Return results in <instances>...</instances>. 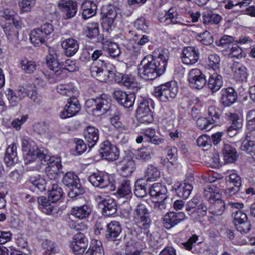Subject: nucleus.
Masks as SVG:
<instances>
[{"label":"nucleus","instance_id":"30","mask_svg":"<svg viewBox=\"0 0 255 255\" xmlns=\"http://www.w3.org/2000/svg\"><path fill=\"white\" fill-rule=\"evenodd\" d=\"M114 80L116 82L122 83L128 88H133L136 87L137 83L135 82L134 78L130 75H123L121 73L116 74L113 78L109 79L108 80L112 81Z\"/></svg>","mask_w":255,"mask_h":255},{"label":"nucleus","instance_id":"36","mask_svg":"<svg viewBox=\"0 0 255 255\" xmlns=\"http://www.w3.org/2000/svg\"><path fill=\"white\" fill-rule=\"evenodd\" d=\"M91 212V209L90 207L84 205L80 207H73L71 214L79 219H82L88 217Z\"/></svg>","mask_w":255,"mask_h":255},{"label":"nucleus","instance_id":"63","mask_svg":"<svg viewBox=\"0 0 255 255\" xmlns=\"http://www.w3.org/2000/svg\"><path fill=\"white\" fill-rule=\"evenodd\" d=\"M59 168L57 167L46 166L45 171L47 176L51 180H56L57 178L58 174L60 172Z\"/></svg>","mask_w":255,"mask_h":255},{"label":"nucleus","instance_id":"10","mask_svg":"<svg viewBox=\"0 0 255 255\" xmlns=\"http://www.w3.org/2000/svg\"><path fill=\"white\" fill-rule=\"evenodd\" d=\"M89 181L94 186L101 188H108L113 190L115 188L114 183L110 180L108 175L102 173H94L89 177Z\"/></svg>","mask_w":255,"mask_h":255},{"label":"nucleus","instance_id":"49","mask_svg":"<svg viewBox=\"0 0 255 255\" xmlns=\"http://www.w3.org/2000/svg\"><path fill=\"white\" fill-rule=\"evenodd\" d=\"M146 181H155L160 177V172L152 165H149L145 172Z\"/></svg>","mask_w":255,"mask_h":255},{"label":"nucleus","instance_id":"47","mask_svg":"<svg viewBox=\"0 0 255 255\" xmlns=\"http://www.w3.org/2000/svg\"><path fill=\"white\" fill-rule=\"evenodd\" d=\"M46 156L48 157L44 159H39L42 165L47 164V166L57 167L60 169L62 167L61 160L60 157H50L46 153Z\"/></svg>","mask_w":255,"mask_h":255},{"label":"nucleus","instance_id":"58","mask_svg":"<svg viewBox=\"0 0 255 255\" xmlns=\"http://www.w3.org/2000/svg\"><path fill=\"white\" fill-rule=\"evenodd\" d=\"M35 3V0H21L19 2V6L22 12H28L31 11Z\"/></svg>","mask_w":255,"mask_h":255},{"label":"nucleus","instance_id":"6","mask_svg":"<svg viewBox=\"0 0 255 255\" xmlns=\"http://www.w3.org/2000/svg\"><path fill=\"white\" fill-rule=\"evenodd\" d=\"M85 105L91 108L90 111L95 116H100L106 113L110 107V100L106 94H102L96 98L86 101Z\"/></svg>","mask_w":255,"mask_h":255},{"label":"nucleus","instance_id":"62","mask_svg":"<svg viewBox=\"0 0 255 255\" xmlns=\"http://www.w3.org/2000/svg\"><path fill=\"white\" fill-rule=\"evenodd\" d=\"M175 9L174 8H171L167 12H166L164 14H160L158 16V19L161 22H167L168 20H171L175 16L177 15L175 13Z\"/></svg>","mask_w":255,"mask_h":255},{"label":"nucleus","instance_id":"40","mask_svg":"<svg viewBox=\"0 0 255 255\" xmlns=\"http://www.w3.org/2000/svg\"><path fill=\"white\" fill-rule=\"evenodd\" d=\"M20 64L22 70L26 74H32L36 69L35 62L29 60L25 57L21 59L20 61Z\"/></svg>","mask_w":255,"mask_h":255},{"label":"nucleus","instance_id":"35","mask_svg":"<svg viewBox=\"0 0 255 255\" xmlns=\"http://www.w3.org/2000/svg\"><path fill=\"white\" fill-rule=\"evenodd\" d=\"M153 153L152 147L147 146L138 149L135 155L137 160L141 162H146L151 159Z\"/></svg>","mask_w":255,"mask_h":255},{"label":"nucleus","instance_id":"43","mask_svg":"<svg viewBox=\"0 0 255 255\" xmlns=\"http://www.w3.org/2000/svg\"><path fill=\"white\" fill-rule=\"evenodd\" d=\"M83 255H104L101 243L96 240L93 241L89 250Z\"/></svg>","mask_w":255,"mask_h":255},{"label":"nucleus","instance_id":"38","mask_svg":"<svg viewBox=\"0 0 255 255\" xmlns=\"http://www.w3.org/2000/svg\"><path fill=\"white\" fill-rule=\"evenodd\" d=\"M139 244L134 241L128 242L125 248L126 255H142V250L139 247Z\"/></svg>","mask_w":255,"mask_h":255},{"label":"nucleus","instance_id":"29","mask_svg":"<svg viewBox=\"0 0 255 255\" xmlns=\"http://www.w3.org/2000/svg\"><path fill=\"white\" fill-rule=\"evenodd\" d=\"M84 138L89 148L93 147L99 139V130L93 127H88L84 132Z\"/></svg>","mask_w":255,"mask_h":255},{"label":"nucleus","instance_id":"23","mask_svg":"<svg viewBox=\"0 0 255 255\" xmlns=\"http://www.w3.org/2000/svg\"><path fill=\"white\" fill-rule=\"evenodd\" d=\"M65 54L68 57L74 55L79 50V42L72 38L65 39L61 43Z\"/></svg>","mask_w":255,"mask_h":255},{"label":"nucleus","instance_id":"28","mask_svg":"<svg viewBox=\"0 0 255 255\" xmlns=\"http://www.w3.org/2000/svg\"><path fill=\"white\" fill-rule=\"evenodd\" d=\"M221 102L226 107L233 104L237 98L234 89L231 87L223 89L221 91Z\"/></svg>","mask_w":255,"mask_h":255},{"label":"nucleus","instance_id":"8","mask_svg":"<svg viewBox=\"0 0 255 255\" xmlns=\"http://www.w3.org/2000/svg\"><path fill=\"white\" fill-rule=\"evenodd\" d=\"M62 182L66 186L70 188L68 193L70 197L73 198L84 193V188L80 183L79 179L74 172L66 173L63 178Z\"/></svg>","mask_w":255,"mask_h":255},{"label":"nucleus","instance_id":"55","mask_svg":"<svg viewBox=\"0 0 255 255\" xmlns=\"http://www.w3.org/2000/svg\"><path fill=\"white\" fill-rule=\"evenodd\" d=\"M131 192V187L130 181L128 180H124L121 183L120 188L118 190V194L123 197L128 195Z\"/></svg>","mask_w":255,"mask_h":255},{"label":"nucleus","instance_id":"20","mask_svg":"<svg viewBox=\"0 0 255 255\" xmlns=\"http://www.w3.org/2000/svg\"><path fill=\"white\" fill-rule=\"evenodd\" d=\"M226 117L231 124L227 129L228 135L232 137L236 135L238 131L242 127V120L240 119L238 114L228 113L226 114Z\"/></svg>","mask_w":255,"mask_h":255},{"label":"nucleus","instance_id":"33","mask_svg":"<svg viewBox=\"0 0 255 255\" xmlns=\"http://www.w3.org/2000/svg\"><path fill=\"white\" fill-rule=\"evenodd\" d=\"M219 198L218 196L210 202L211 205L209 208L210 212L215 216L222 215L225 209V202Z\"/></svg>","mask_w":255,"mask_h":255},{"label":"nucleus","instance_id":"26","mask_svg":"<svg viewBox=\"0 0 255 255\" xmlns=\"http://www.w3.org/2000/svg\"><path fill=\"white\" fill-rule=\"evenodd\" d=\"M82 15L84 19L94 16L97 11V5L93 0H85L81 4Z\"/></svg>","mask_w":255,"mask_h":255},{"label":"nucleus","instance_id":"9","mask_svg":"<svg viewBox=\"0 0 255 255\" xmlns=\"http://www.w3.org/2000/svg\"><path fill=\"white\" fill-rule=\"evenodd\" d=\"M233 222L238 231L241 234L248 233L251 229V224L248 220L247 215L241 210L233 213Z\"/></svg>","mask_w":255,"mask_h":255},{"label":"nucleus","instance_id":"12","mask_svg":"<svg viewBox=\"0 0 255 255\" xmlns=\"http://www.w3.org/2000/svg\"><path fill=\"white\" fill-rule=\"evenodd\" d=\"M188 80L190 86L196 89H201L207 83L205 76L201 70L197 68L190 70Z\"/></svg>","mask_w":255,"mask_h":255},{"label":"nucleus","instance_id":"32","mask_svg":"<svg viewBox=\"0 0 255 255\" xmlns=\"http://www.w3.org/2000/svg\"><path fill=\"white\" fill-rule=\"evenodd\" d=\"M223 85L222 77L217 72L211 74L208 81L209 88L212 92L218 91Z\"/></svg>","mask_w":255,"mask_h":255},{"label":"nucleus","instance_id":"5","mask_svg":"<svg viewBox=\"0 0 255 255\" xmlns=\"http://www.w3.org/2000/svg\"><path fill=\"white\" fill-rule=\"evenodd\" d=\"M132 219L138 227L143 229L148 234L151 221L149 210L144 204L140 203L135 206L132 212Z\"/></svg>","mask_w":255,"mask_h":255},{"label":"nucleus","instance_id":"22","mask_svg":"<svg viewBox=\"0 0 255 255\" xmlns=\"http://www.w3.org/2000/svg\"><path fill=\"white\" fill-rule=\"evenodd\" d=\"M149 193L154 201L167 200V190L160 183L153 184L149 190Z\"/></svg>","mask_w":255,"mask_h":255},{"label":"nucleus","instance_id":"16","mask_svg":"<svg viewBox=\"0 0 255 255\" xmlns=\"http://www.w3.org/2000/svg\"><path fill=\"white\" fill-rule=\"evenodd\" d=\"M58 6L64 13L66 19L74 17L77 12V3L73 0H60Z\"/></svg>","mask_w":255,"mask_h":255},{"label":"nucleus","instance_id":"39","mask_svg":"<svg viewBox=\"0 0 255 255\" xmlns=\"http://www.w3.org/2000/svg\"><path fill=\"white\" fill-rule=\"evenodd\" d=\"M193 189V186L191 184L186 182L181 183L177 189L176 192L178 197L183 199H187L190 195Z\"/></svg>","mask_w":255,"mask_h":255},{"label":"nucleus","instance_id":"7","mask_svg":"<svg viewBox=\"0 0 255 255\" xmlns=\"http://www.w3.org/2000/svg\"><path fill=\"white\" fill-rule=\"evenodd\" d=\"M178 92V87L175 82H167L154 89L153 94L160 101L166 102L172 100Z\"/></svg>","mask_w":255,"mask_h":255},{"label":"nucleus","instance_id":"44","mask_svg":"<svg viewBox=\"0 0 255 255\" xmlns=\"http://www.w3.org/2000/svg\"><path fill=\"white\" fill-rule=\"evenodd\" d=\"M241 148L242 150L248 152L255 159V142L249 139L248 137H246L242 141Z\"/></svg>","mask_w":255,"mask_h":255},{"label":"nucleus","instance_id":"57","mask_svg":"<svg viewBox=\"0 0 255 255\" xmlns=\"http://www.w3.org/2000/svg\"><path fill=\"white\" fill-rule=\"evenodd\" d=\"M197 126L201 130H210L213 126H212L213 123L205 118H199L196 122Z\"/></svg>","mask_w":255,"mask_h":255},{"label":"nucleus","instance_id":"31","mask_svg":"<svg viewBox=\"0 0 255 255\" xmlns=\"http://www.w3.org/2000/svg\"><path fill=\"white\" fill-rule=\"evenodd\" d=\"M4 160L7 166L12 165L16 162L17 146L15 143H11L7 147Z\"/></svg>","mask_w":255,"mask_h":255},{"label":"nucleus","instance_id":"48","mask_svg":"<svg viewBox=\"0 0 255 255\" xmlns=\"http://www.w3.org/2000/svg\"><path fill=\"white\" fill-rule=\"evenodd\" d=\"M234 76L238 81L246 80L248 76L247 68L243 65H236L234 71Z\"/></svg>","mask_w":255,"mask_h":255},{"label":"nucleus","instance_id":"34","mask_svg":"<svg viewBox=\"0 0 255 255\" xmlns=\"http://www.w3.org/2000/svg\"><path fill=\"white\" fill-rule=\"evenodd\" d=\"M37 201L39 204V208L42 212L46 214H51L54 209V203L51 202L49 198L47 199L44 196H41L38 198Z\"/></svg>","mask_w":255,"mask_h":255},{"label":"nucleus","instance_id":"24","mask_svg":"<svg viewBox=\"0 0 255 255\" xmlns=\"http://www.w3.org/2000/svg\"><path fill=\"white\" fill-rule=\"evenodd\" d=\"M122 227L120 223L111 221L107 226V237L110 241H119L121 239Z\"/></svg>","mask_w":255,"mask_h":255},{"label":"nucleus","instance_id":"61","mask_svg":"<svg viewBox=\"0 0 255 255\" xmlns=\"http://www.w3.org/2000/svg\"><path fill=\"white\" fill-rule=\"evenodd\" d=\"M227 181L228 182L229 186H241L242 184L241 178L236 173L230 174L226 178Z\"/></svg>","mask_w":255,"mask_h":255},{"label":"nucleus","instance_id":"21","mask_svg":"<svg viewBox=\"0 0 255 255\" xmlns=\"http://www.w3.org/2000/svg\"><path fill=\"white\" fill-rule=\"evenodd\" d=\"M118 166L121 173L124 176L131 175L135 169L134 161L129 156L124 157L119 163Z\"/></svg>","mask_w":255,"mask_h":255},{"label":"nucleus","instance_id":"56","mask_svg":"<svg viewBox=\"0 0 255 255\" xmlns=\"http://www.w3.org/2000/svg\"><path fill=\"white\" fill-rule=\"evenodd\" d=\"M197 38L202 44L206 45H210L213 42V38L212 35L207 31L198 33L197 35Z\"/></svg>","mask_w":255,"mask_h":255},{"label":"nucleus","instance_id":"27","mask_svg":"<svg viewBox=\"0 0 255 255\" xmlns=\"http://www.w3.org/2000/svg\"><path fill=\"white\" fill-rule=\"evenodd\" d=\"M46 64L48 67L57 76H60L63 73V69L61 66L57 57V54L53 52L49 53L47 56Z\"/></svg>","mask_w":255,"mask_h":255},{"label":"nucleus","instance_id":"51","mask_svg":"<svg viewBox=\"0 0 255 255\" xmlns=\"http://www.w3.org/2000/svg\"><path fill=\"white\" fill-rule=\"evenodd\" d=\"M221 19V16L218 14L207 13L203 16V22L205 25L218 24Z\"/></svg>","mask_w":255,"mask_h":255},{"label":"nucleus","instance_id":"59","mask_svg":"<svg viewBox=\"0 0 255 255\" xmlns=\"http://www.w3.org/2000/svg\"><path fill=\"white\" fill-rule=\"evenodd\" d=\"M198 202L197 199L193 198L192 200L189 201L186 204V211L189 212V215L193 217L196 218V209Z\"/></svg>","mask_w":255,"mask_h":255},{"label":"nucleus","instance_id":"50","mask_svg":"<svg viewBox=\"0 0 255 255\" xmlns=\"http://www.w3.org/2000/svg\"><path fill=\"white\" fill-rule=\"evenodd\" d=\"M134 193L136 197L139 198L143 197L147 194L145 183L142 180H137L135 182Z\"/></svg>","mask_w":255,"mask_h":255},{"label":"nucleus","instance_id":"53","mask_svg":"<svg viewBox=\"0 0 255 255\" xmlns=\"http://www.w3.org/2000/svg\"><path fill=\"white\" fill-rule=\"evenodd\" d=\"M85 32L86 36L89 38H96L99 34L98 24L95 23L89 24L85 30Z\"/></svg>","mask_w":255,"mask_h":255},{"label":"nucleus","instance_id":"17","mask_svg":"<svg viewBox=\"0 0 255 255\" xmlns=\"http://www.w3.org/2000/svg\"><path fill=\"white\" fill-rule=\"evenodd\" d=\"M185 217L182 212L168 213L163 218L164 226L166 229H171L184 220Z\"/></svg>","mask_w":255,"mask_h":255},{"label":"nucleus","instance_id":"19","mask_svg":"<svg viewBox=\"0 0 255 255\" xmlns=\"http://www.w3.org/2000/svg\"><path fill=\"white\" fill-rule=\"evenodd\" d=\"M88 246V241L81 233L77 234L71 243L70 248L76 254H82Z\"/></svg>","mask_w":255,"mask_h":255},{"label":"nucleus","instance_id":"41","mask_svg":"<svg viewBox=\"0 0 255 255\" xmlns=\"http://www.w3.org/2000/svg\"><path fill=\"white\" fill-rule=\"evenodd\" d=\"M43 255H52L59 252L57 245L51 241L46 240L42 244Z\"/></svg>","mask_w":255,"mask_h":255},{"label":"nucleus","instance_id":"1","mask_svg":"<svg viewBox=\"0 0 255 255\" xmlns=\"http://www.w3.org/2000/svg\"><path fill=\"white\" fill-rule=\"evenodd\" d=\"M168 54L165 49L157 57L150 55L144 57L138 66L139 76L145 80H152L162 75L166 69Z\"/></svg>","mask_w":255,"mask_h":255},{"label":"nucleus","instance_id":"14","mask_svg":"<svg viewBox=\"0 0 255 255\" xmlns=\"http://www.w3.org/2000/svg\"><path fill=\"white\" fill-rule=\"evenodd\" d=\"M113 98L121 106L129 108L134 104L135 96L133 93L127 94L122 90H116L113 92Z\"/></svg>","mask_w":255,"mask_h":255},{"label":"nucleus","instance_id":"3","mask_svg":"<svg viewBox=\"0 0 255 255\" xmlns=\"http://www.w3.org/2000/svg\"><path fill=\"white\" fill-rule=\"evenodd\" d=\"M57 91L60 94L69 97L64 109L60 113V117L66 119L76 115L81 109L80 104L77 99L78 91L74 88H68L63 85L58 86Z\"/></svg>","mask_w":255,"mask_h":255},{"label":"nucleus","instance_id":"52","mask_svg":"<svg viewBox=\"0 0 255 255\" xmlns=\"http://www.w3.org/2000/svg\"><path fill=\"white\" fill-rule=\"evenodd\" d=\"M208 65L215 71L218 70L220 66V58L216 54H211L208 56Z\"/></svg>","mask_w":255,"mask_h":255},{"label":"nucleus","instance_id":"45","mask_svg":"<svg viewBox=\"0 0 255 255\" xmlns=\"http://www.w3.org/2000/svg\"><path fill=\"white\" fill-rule=\"evenodd\" d=\"M62 194L61 188L57 184L53 183L51 189L49 190L48 198L52 202L55 203L60 199Z\"/></svg>","mask_w":255,"mask_h":255},{"label":"nucleus","instance_id":"4","mask_svg":"<svg viewBox=\"0 0 255 255\" xmlns=\"http://www.w3.org/2000/svg\"><path fill=\"white\" fill-rule=\"evenodd\" d=\"M22 150L25 152V161L28 163L35 158L44 159L46 156V151L39 149L35 142L26 136L21 137Z\"/></svg>","mask_w":255,"mask_h":255},{"label":"nucleus","instance_id":"42","mask_svg":"<svg viewBox=\"0 0 255 255\" xmlns=\"http://www.w3.org/2000/svg\"><path fill=\"white\" fill-rule=\"evenodd\" d=\"M222 152L226 160L229 162H233L237 158V151L230 144H224Z\"/></svg>","mask_w":255,"mask_h":255},{"label":"nucleus","instance_id":"18","mask_svg":"<svg viewBox=\"0 0 255 255\" xmlns=\"http://www.w3.org/2000/svg\"><path fill=\"white\" fill-rule=\"evenodd\" d=\"M136 116L142 123H149L152 121V115L147 101L140 103L136 110Z\"/></svg>","mask_w":255,"mask_h":255},{"label":"nucleus","instance_id":"25","mask_svg":"<svg viewBox=\"0 0 255 255\" xmlns=\"http://www.w3.org/2000/svg\"><path fill=\"white\" fill-rule=\"evenodd\" d=\"M34 86L28 85L25 87H19L17 91V96L13 95V92L12 90L9 89L6 94L8 100L12 102H17L20 101L26 96L28 95L29 93L33 89Z\"/></svg>","mask_w":255,"mask_h":255},{"label":"nucleus","instance_id":"54","mask_svg":"<svg viewBox=\"0 0 255 255\" xmlns=\"http://www.w3.org/2000/svg\"><path fill=\"white\" fill-rule=\"evenodd\" d=\"M4 31L10 41L16 42L18 40V31L14 27L8 25L4 28Z\"/></svg>","mask_w":255,"mask_h":255},{"label":"nucleus","instance_id":"60","mask_svg":"<svg viewBox=\"0 0 255 255\" xmlns=\"http://www.w3.org/2000/svg\"><path fill=\"white\" fill-rule=\"evenodd\" d=\"M220 110L215 106H210L208 109V115L213 124L217 123L220 119Z\"/></svg>","mask_w":255,"mask_h":255},{"label":"nucleus","instance_id":"64","mask_svg":"<svg viewBox=\"0 0 255 255\" xmlns=\"http://www.w3.org/2000/svg\"><path fill=\"white\" fill-rule=\"evenodd\" d=\"M247 120L248 128L251 130H255V110H252L248 112Z\"/></svg>","mask_w":255,"mask_h":255},{"label":"nucleus","instance_id":"15","mask_svg":"<svg viewBox=\"0 0 255 255\" xmlns=\"http://www.w3.org/2000/svg\"><path fill=\"white\" fill-rule=\"evenodd\" d=\"M199 59V52L197 47L188 46L183 48L181 59L183 63L186 65H193L197 62Z\"/></svg>","mask_w":255,"mask_h":255},{"label":"nucleus","instance_id":"46","mask_svg":"<svg viewBox=\"0 0 255 255\" xmlns=\"http://www.w3.org/2000/svg\"><path fill=\"white\" fill-rule=\"evenodd\" d=\"M29 182L40 191H43L45 189L46 184L45 180L39 174L30 175Z\"/></svg>","mask_w":255,"mask_h":255},{"label":"nucleus","instance_id":"2","mask_svg":"<svg viewBox=\"0 0 255 255\" xmlns=\"http://www.w3.org/2000/svg\"><path fill=\"white\" fill-rule=\"evenodd\" d=\"M103 57L102 50H96L93 52L91 58L94 62L90 70L93 77L99 81L106 82L114 77L115 68L112 65L106 63Z\"/></svg>","mask_w":255,"mask_h":255},{"label":"nucleus","instance_id":"37","mask_svg":"<svg viewBox=\"0 0 255 255\" xmlns=\"http://www.w3.org/2000/svg\"><path fill=\"white\" fill-rule=\"evenodd\" d=\"M29 36L31 42L34 46H39L44 43L47 39L38 28L32 30Z\"/></svg>","mask_w":255,"mask_h":255},{"label":"nucleus","instance_id":"13","mask_svg":"<svg viewBox=\"0 0 255 255\" xmlns=\"http://www.w3.org/2000/svg\"><path fill=\"white\" fill-rule=\"evenodd\" d=\"M100 150L102 157L109 161L116 160L119 157L118 148L109 141H105L101 143Z\"/></svg>","mask_w":255,"mask_h":255},{"label":"nucleus","instance_id":"11","mask_svg":"<svg viewBox=\"0 0 255 255\" xmlns=\"http://www.w3.org/2000/svg\"><path fill=\"white\" fill-rule=\"evenodd\" d=\"M99 208L102 210L104 215L110 216L115 214L117 211L116 201L110 197L104 198L98 196L96 198Z\"/></svg>","mask_w":255,"mask_h":255}]
</instances>
